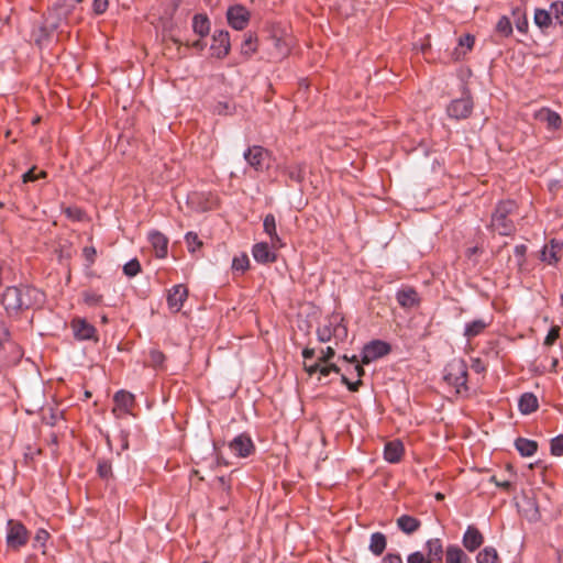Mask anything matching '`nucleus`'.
Wrapping results in <instances>:
<instances>
[{
  "label": "nucleus",
  "mask_w": 563,
  "mask_h": 563,
  "mask_svg": "<svg viewBox=\"0 0 563 563\" xmlns=\"http://www.w3.org/2000/svg\"><path fill=\"white\" fill-rule=\"evenodd\" d=\"M185 45L191 46V47L196 48L197 51H202L206 46V44L202 40H197V41L192 42L191 44L189 42H186Z\"/></svg>",
  "instance_id": "obj_58"
},
{
  "label": "nucleus",
  "mask_w": 563,
  "mask_h": 563,
  "mask_svg": "<svg viewBox=\"0 0 563 563\" xmlns=\"http://www.w3.org/2000/svg\"><path fill=\"white\" fill-rule=\"evenodd\" d=\"M534 119L545 123L548 129L558 130L561 128L562 119L559 113L549 108H542L534 113Z\"/></svg>",
  "instance_id": "obj_13"
},
{
  "label": "nucleus",
  "mask_w": 563,
  "mask_h": 563,
  "mask_svg": "<svg viewBox=\"0 0 563 563\" xmlns=\"http://www.w3.org/2000/svg\"><path fill=\"white\" fill-rule=\"evenodd\" d=\"M249 257L245 254L236 256L233 258L232 268L236 272L244 273L249 268Z\"/></svg>",
  "instance_id": "obj_37"
},
{
  "label": "nucleus",
  "mask_w": 563,
  "mask_h": 563,
  "mask_svg": "<svg viewBox=\"0 0 563 563\" xmlns=\"http://www.w3.org/2000/svg\"><path fill=\"white\" fill-rule=\"evenodd\" d=\"M383 563H402V559L399 554L388 553L384 556Z\"/></svg>",
  "instance_id": "obj_53"
},
{
  "label": "nucleus",
  "mask_w": 563,
  "mask_h": 563,
  "mask_svg": "<svg viewBox=\"0 0 563 563\" xmlns=\"http://www.w3.org/2000/svg\"><path fill=\"white\" fill-rule=\"evenodd\" d=\"M113 399L117 408L123 412H128L134 404V396L125 390L118 391Z\"/></svg>",
  "instance_id": "obj_26"
},
{
  "label": "nucleus",
  "mask_w": 563,
  "mask_h": 563,
  "mask_svg": "<svg viewBox=\"0 0 563 563\" xmlns=\"http://www.w3.org/2000/svg\"><path fill=\"white\" fill-rule=\"evenodd\" d=\"M257 51V37L249 33L241 45V53L246 57H251Z\"/></svg>",
  "instance_id": "obj_31"
},
{
  "label": "nucleus",
  "mask_w": 563,
  "mask_h": 563,
  "mask_svg": "<svg viewBox=\"0 0 563 563\" xmlns=\"http://www.w3.org/2000/svg\"><path fill=\"white\" fill-rule=\"evenodd\" d=\"M552 12L551 14H555V19L559 21L560 24H563V19L561 18V14L563 15V3H554L552 4Z\"/></svg>",
  "instance_id": "obj_52"
},
{
  "label": "nucleus",
  "mask_w": 563,
  "mask_h": 563,
  "mask_svg": "<svg viewBox=\"0 0 563 563\" xmlns=\"http://www.w3.org/2000/svg\"><path fill=\"white\" fill-rule=\"evenodd\" d=\"M427 553L424 554L431 563H441L443 558V544L438 538L430 539L426 542Z\"/></svg>",
  "instance_id": "obj_15"
},
{
  "label": "nucleus",
  "mask_w": 563,
  "mask_h": 563,
  "mask_svg": "<svg viewBox=\"0 0 563 563\" xmlns=\"http://www.w3.org/2000/svg\"><path fill=\"white\" fill-rule=\"evenodd\" d=\"M148 240L156 253V256L164 258L167 255L168 239L158 231H152L148 234Z\"/></svg>",
  "instance_id": "obj_16"
},
{
  "label": "nucleus",
  "mask_w": 563,
  "mask_h": 563,
  "mask_svg": "<svg viewBox=\"0 0 563 563\" xmlns=\"http://www.w3.org/2000/svg\"><path fill=\"white\" fill-rule=\"evenodd\" d=\"M66 213L69 218H71L74 220H80L81 216H82V212L79 209H71V208H67Z\"/></svg>",
  "instance_id": "obj_56"
},
{
  "label": "nucleus",
  "mask_w": 563,
  "mask_h": 563,
  "mask_svg": "<svg viewBox=\"0 0 563 563\" xmlns=\"http://www.w3.org/2000/svg\"><path fill=\"white\" fill-rule=\"evenodd\" d=\"M341 380L344 385H346V387L349 388V390L351 391H357L358 390V387L362 385V380L361 379H357L356 382L352 383L347 379L346 376L342 375L341 377Z\"/></svg>",
  "instance_id": "obj_50"
},
{
  "label": "nucleus",
  "mask_w": 563,
  "mask_h": 563,
  "mask_svg": "<svg viewBox=\"0 0 563 563\" xmlns=\"http://www.w3.org/2000/svg\"><path fill=\"white\" fill-rule=\"evenodd\" d=\"M140 269L141 265L137 260H132L128 262L123 267L124 274L130 277L135 276L140 272Z\"/></svg>",
  "instance_id": "obj_41"
},
{
  "label": "nucleus",
  "mask_w": 563,
  "mask_h": 563,
  "mask_svg": "<svg viewBox=\"0 0 563 563\" xmlns=\"http://www.w3.org/2000/svg\"><path fill=\"white\" fill-rule=\"evenodd\" d=\"M73 329L75 336L80 340L91 339L95 334V328L85 320H75L73 322Z\"/></svg>",
  "instance_id": "obj_22"
},
{
  "label": "nucleus",
  "mask_w": 563,
  "mask_h": 563,
  "mask_svg": "<svg viewBox=\"0 0 563 563\" xmlns=\"http://www.w3.org/2000/svg\"><path fill=\"white\" fill-rule=\"evenodd\" d=\"M187 297H188V289L186 286H184V285L174 286L168 292V297H167L168 307L174 312H178L181 309L184 301L187 299Z\"/></svg>",
  "instance_id": "obj_12"
},
{
  "label": "nucleus",
  "mask_w": 563,
  "mask_h": 563,
  "mask_svg": "<svg viewBox=\"0 0 563 563\" xmlns=\"http://www.w3.org/2000/svg\"><path fill=\"white\" fill-rule=\"evenodd\" d=\"M230 36L227 31H218L212 36L211 51L218 58L225 57L230 52Z\"/></svg>",
  "instance_id": "obj_10"
},
{
  "label": "nucleus",
  "mask_w": 563,
  "mask_h": 563,
  "mask_svg": "<svg viewBox=\"0 0 563 563\" xmlns=\"http://www.w3.org/2000/svg\"><path fill=\"white\" fill-rule=\"evenodd\" d=\"M489 324L490 320L484 318L473 320L465 325L464 335L471 340L483 333Z\"/></svg>",
  "instance_id": "obj_20"
},
{
  "label": "nucleus",
  "mask_w": 563,
  "mask_h": 563,
  "mask_svg": "<svg viewBox=\"0 0 563 563\" xmlns=\"http://www.w3.org/2000/svg\"><path fill=\"white\" fill-rule=\"evenodd\" d=\"M516 449L522 456H531L537 452L538 444L536 441L519 438L516 440Z\"/></svg>",
  "instance_id": "obj_29"
},
{
  "label": "nucleus",
  "mask_w": 563,
  "mask_h": 563,
  "mask_svg": "<svg viewBox=\"0 0 563 563\" xmlns=\"http://www.w3.org/2000/svg\"><path fill=\"white\" fill-rule=\"evenodd\" d=\"M274 51L271 53L274 59H282L286 57L289 53V44L282 38L273 37L272 38Z\"/></svg>",
  "instance_id": "obj_30"
},
{
  "label": "nucleus",
  "mask_w": 563,
  "mask_h": 563,
  "mask_svg": "<svg viewBox=\"0 0 563 563\" xmlns=\"http://www.w3.org/2000/svg\"><path fill=\"white\" fill-rule=\"evenodd\" d=\"M474 45V37L470 34H466L465 36L461 37L459 41V46L463 48L461 52L459 48L455 49L454 56L456 59H460L462 56L466 54V52L471 51Z\"/></svg>",
  "instance_id": "obj_33"
},
{
  "label": "nucleus",
  "mask_w": 563,
  "mask_h": 563,
  "mask_svg": "<svg viewBox=\"0 0 563 563\" xmlns=\"http://www.w3.org/2000/svg\"><path fill=\"white\" fill-rule=\"evenodd\" d=\"M227 19L233 29L241 31L249 24L250 12L245 7L235 4L228 9Z\"/></svg>",
  "instance_id": "obj_8"
},
{
  "label": "nucleus",
  "mask_w": 563,
  "mask_h": 563,
  "mask_svg": "<svg viewBox=\"0 0 563 563\" xmlns=\"http://www.w3.org/2000/svg\"><path fill=\"white\" fill-rule=\"evenodd\" d=\"M40 33H41V34H38V36L35 38V42H36L38 45L42 43V38H43V37H46V35H47V34H46V31H45V29H44V27H41V29H40Z\"/></svg>",
  "instance_id": "obj_61"
},
{
  "label": "nucleus",
  "mask_w": 563,
  "mask_h": 563,
  "mask_svg": "<svg viewBox=\"0 0 563 563\" xmlns=\"http://www.w3.org/2000/svg\"><path fill=\"white\" fill-rule=\"evenodd\" d=\"M387 545V540L385 534L382 532H375L371 536V542H369V551L375 555H380Z\"/></svg>",
  "instance_id": "obj_27"
},
{
  "label": "nucleus",
  "mask_w": 563,
  "mask_h": 563,
  "mask_svg": "<svg viewBox=\"0 0 563 563\" xmlns=\"http://www.w3.org/2000/svg\"><path fill=\"white\" fill-rule=\"evenodd\" d=\"M334 354V347L329 345L325 350L322 351V355L319 357V361L322 363H328V361L332 358Z\"/></svg>",
  "instance_id": "obj_51"
},
{
  "label": "nucleus",
  "mask_w": 563,
  "mask_h": 563,
  "mask_svg": "<svg viewBox=\"0 0 563 563\" xmlns=\"http://www.w3.org/2000/svg\"><path fill=\"white\" fill-rule=\"evenodd\" d=\"M389 351L390 346L388 343L380 340H374L364 346L362 352V363L368 364L378 357L387 355Z\"/></svg>",
  "instance_id": "obj_7"
},
{
  "label": "nucleus",
  "mask_w": 563,
  "mask_h": 563,
  "mask_svg": "<svg viewBox=\"0 0 563 563\" xmlns=\"http://www.w3.org/2000/svg\"><path fill=\"white\" fill-rule=\"evenodd\" d=\"M48 537H49V534L46 530L40 529V530H37L35 537H34V542H35V544L38 543L40 547H44Z\"/></svg>",
  "instance_id": "obj_48"
},
{
  "label": "nucleus",
  "mask_w": 563,
  "mask_h": 563,
  "mask_svg": "<svg viewBox=\"0 0 563 563\" xmlns=\"http://www.w3.org/2000/svg\"><path fill=\"white\" fill-rule=\"evenodd\" d=\"M551 453L555 456L563 455V435H558L551 441Z\"/></svg>",
  "instance_id": "obj_40"
},
{
  "label": "nucleus",
  "mask_w": 563,
  "mask_h": 563,
  "mask_svg": "<svg viewBox=\"0 0 563 563\" xmlns=\"http://www.w3.org/2000/svg\"><path fill=\"white\" fill-rule=\"evenodd\" d=\"M398 528L406 534H411L420 527V521L411 516L402 515L397 519Z\"/></svg>",
  "instance_id": "obj_24"
},
{
  "label": "nucleus",
  "mask_w": 563,
  "mask_h": 563,
  "mask_svg": "<svg viewBox=\"0 0 563 563\" xmlns=\"http://www.w3.org/2000/svg\"><path fill=\"white\" fill-rule=\"evenodd\" d=\"M45 176H46L45 172L41 170V172L36 173V168L33 167L23 174L22 180H23V183H29V181H34V180L45 177Z\"/></svg>",
  "instance_id": "obj_42"
},
{
  "label": "nucleus",
  "mask_w": 563,
  "mask_h": 563,
  "mask_svg": "<svg viewBox=\"0 0 563 563\" xmlns=\"http://www.w3.org/2000/svg\"><path fill=\"white\" fill-rule=\"evenodd\" d=\"M302 356L305 360L311 358L314 356V350L310 347H306L302 351Z\"/></svg>",
  "instance_id": "obj_60"
},
{
  "label": "nucleus",
  "mask_w": 563,
  "mask_h": 563,
  "mask_svg": "<svg viewBox=\"0 0 563 563\" xmlns=\"http://www.w3.org/2000/svg\"><path fill=\"white\" fill-rule=\"evenodd\" d=\"M263 227H264L265 233L271 239L272 246L273 247H280V246H283L282 240L278 236L277 231H276V220H275V217L273 214H267L264 218Z\"/></svg>",
  "instance_id": "obj_19"
},
{
  "label": "nucleus",
  "mask_w": 563,
  "mask_h": 563,
  "mask_svg": "<svg viewBox=\"0 0 563 563\" xmlns=\"http://www.w3.org/2000/svg\"><path fill=\"white\" fill-rule=\"evenodd\" d=\"M446 563H465L470 559L463 550L456 545H450L445 551Z\"/></svg>",
  "instance_id": "obj_28"
},
{
  "label": "nucleus",
  "mask_w": 563,
  "mask_h": 563,
  "mask_svg": "<svg viewBox=\"0 0 563 563\" xmlns=\"http://www.w3.org/2000/svg\"><path fill=\"white\" fill-rule=\"evenodd\" d=\"M253 257L256 262L267 264L276 261V254L271 251L265 242L256 243L252 250Z\"/></svg>",
  "instance_id": "obj_17"
},
{
  "label": "nucleus",
  "mask_w": 563,
  "mask_h": 563,
  "mask_svg": "<svg viewBox=\"0 0 563 563\" xmlns=\"http://www.w3.org/2000/svg\"><path fill=\"white\" fill-rule=\"evenodd\" d=\"M484 542V537L481 531L474 527L468 526L464 536H463V545L470 552H474L478 549Z\"/></svg>",
  "instance_id": "obj_14"
},
{
  "label": "nucleus",
  "mask_w": 563,
  "mask_h": 563,
  "mask_svg": "<svg viewBox=\"0 0 563 563\" xmlns=\"http://www.w3.org/2000/svg\"><path fill=\"white\" fill-rule=\"evenodd\" d=\"M10 332L9 328L3 321H0V347L3 346V344L9 341Z\"/></svg>",
  "instance_id": "obj_49"
},
{
  "label": "nucleus",
  "mask_w": 563,
  "mask_h": 563,
  "mask_svg": "<svg viewBox=\"0 0 563 563\" xmlns=\"http://www.w3.org/2000/svg\"><path fill=\"white\" fill-rule=\"evenodd\" d=\"M150 357L151 365L154 367L161 366L165 361V355L158 350H151Z\"/></svg>",
  "instance_id": "obj_43"
},
{
  "label": "nucleus",
  "mask_w": 563,
  "mask_h": 563,
  "mask_svg": "<svg viewBox=\"0 0 563 563\" xmlns=\"http://www.w3.org/2000/svg\"><path fill=\"white\" fill-rule=\"evenodd\" d=\"M490 482L494 483L496 486L501 487L504 489H509L511 484L509 481H498L496 476L490 477Z\"/></svg>",
  "instance_id": "obj_57"
},
{
  "label": "nucleus",
  "mask_w": 563,
  "mask_h": 563,
  "mask_svg": "<svg viewBox=\"0 0 563 563\" xmlns=\"http://www.w3.org/2000/svg\"><path fill=\"white\" fill-rule=\"evenodd\" d=\"M542 254H543L544 260L548 261L550 264L558 261V258L555 257V254L553 252V246L551 247L550 251L548 250V247H545L543 250Z\"/></svg>",
  "instance_id": "obj_55"
},
{
  "label": "nucleus",
  "mask_w": 563,
  "mask_h": 563,
  "mask_svg": "<svg viewBox=\"0 0 563 563\" xmlns=\"http://www.w3.org/2000/svg\"><path fill=\"white\" fill-rule=\"evenodd\" d=\"M355 371L357 373V376L361 378L363 375H364V368L362 367V365H360L358 363H356L355 365Z\"/></svg>",
  "instance_id": "obj_62"
},
{
  "label": "nucleus",
  "mask_w": 563,
  "mask_h": 563,
  "mask_svg": "<svg viewBox=\"0 0 563 563\" xmlns=\"http://www.w3.org/2000/svg\"><path fill=\"white\" fill-rule=\"evenodd\" d=\"M518 406L521 413L529 415L538 409V398L531 393H526L520 397Z\"/></svg>",
  "instance_id": "obj_23"
},
{
  "label": "nucleus",
  "mask_w": 563,
  "mask_h": 563,
  "mask_svg": "<svg viewBox=\"0 0 563 563\" xmlns=\"http://www.w3.org/2000/svg\"><path fill=\"white\" fill-rule=\"evenodd\" d=\"M515 209L516 203L514 201L508 200L500 202L493 213L490 222L492 229L500 235H510L515 231V225L512 220L508 219V216L511 214Z\"/></svg>",
  "instance_id": "obj_3"
},
{
  "label": "nucleus",
  "mask_w": 563,
  "mask_h": 563,
  "mask_svg": "<svg viewBox=\"0 0 563 563\" xmlns=\"http://www.w3.org/2000/svg\"><path fill=\"white\" fill-rule=\"evenodd\" d=\"M192 30L200 37H205L210 32V22L207 15L196 14L192 19Z\"/></svg>",
  "instance_id": "obj_25"
},
{
  "label": "nucleus",
  "mask_w": 563,
  "mask_h": 563,
  "mask_svg": "<svg viewBox=\"0 0 563 563\" xmlns=\"http://www.w3.org/2000/svg\"><path fill=\"white\" fill-rule=\"evenodd\" d=\"M97 471L99 476L103 479H107L112 475V467L108 461H99Z\"/></svg>",
  "instance_id": "obj_39"
},
{
  "label": "nucleus",
  "mask_w": 563,
  "mask_h": 563,
  "mask_svg": "<svg viewBox=\"0 0 563 563\" xmlns=\"http://www.w3.org/2000/svg\"><path fill=\"white\" fill-rule=\"evenodd\" d=\"M473 368H474L477 373H479L481 371H483V369H484V367H483L482 363H481L478 360L474 363Z\"/></svg>",
  "instance_id": "obj_63"
},
{
  "label": "nucleus",
  "mask_w": 563,
  "mask_h": 563,
  "mask_svg": "<svg viewBox=\"0 0 563 563\" xmlns=\"http://www.w3.org/2000/svg\"><path fill=\"white\" fill-rule=\"evenodd\" d=\"M189 252L194 253L197 249L202 246L201 240L194 232H188L185 236Z\"/></svg>",
  "instance_id": "obj_38"
},
{
  "label": "nucleus",
  "mask_w": 563,
  "mask_h": 563,
  "mask_svg": "<svg viewBox=\"0 0 563 563\" xmlns=\"http://www.w3.org/2000/svg\"><path fill=\"white\" fill-rule=\"evenodd\" d=\"M27 540L29 532L26 528L21 522L9 520L7 533L8 547L13 550H18L21 547L25 545Z\"/></svg>",
  "instance_id": "obj_5"
},
{
  "label": "nucleus",
  "mask_w": 563,
  "mask_h": 563,
  "mask_svg": "<svg viewBox=\"0 0 563 563\" xmlns=\"http://www.w3.org/2000/svg\"><path fill=\"white\" fill-rule=\"evenodd\" d=\"M526 250H527V249H526V246H525V245H517V246L515 247V253H516V255H517V256H518V258H519V261H518L519 263L522 261V258H523V256H525V253H526Z\"/></svg>",
  "instance_id": "obj_59"
},
{
  "label": "nucleus",
  "mask_w": 563,
  "mask_h": 563,
  "mask_svg": "<svg viewBox=\"0 0 563 563\" xmlns=\"http://www.w3.org/2000/svg\"><path fill=\"white\" fill-rule=\"evenodd\" d=\"M473 109V102L470 97L453 100L448 107V113L454 119L467 118Z\"/></svg>",
  "instance_id": "obj_9"
},
{
  "label": "nucleus",
  "mask_w": 563,
  "mask_h": 563,
  "mask_svg": "<svg viewBox=\"0 0 563 563\" xmlns=\"http://www.w3.org/2000/svg\"><path fill=\"white\" fill-rule=\"evenodd\" d=\"M498 553L492 547L484 548L476 556L477 563H498Z\"/></svg>",
  "instance_id": "obj_32"
},
{
  "label": "nucleus",
  "mask_w": 563,
  "mask_h": 563,
  "mask_svg": "<svg viewBox=\"0 0 563 563\" xmlns=\"http://www.w3.org/2000/svg\"><path fill=\"white\" fill-rule=\"evenodd\" d=\"M229 448L238 457H246L253 452L254 444L250 437L240 434L229 443Z\"/></svg>",
  "instance_id": "obj_11"
},
{
  "label": "nucleus",
  "mask_w": 563,
  "mask_h": 563,
  "mask_svg": "<svg viewBox=\"0 0 563 563\" xmlns=\"http://www.w3.org/2000/svg\"><path fill=\"white\" fill-rule=\"evenodd\" d=\"M44 295L41 290L30 287H8L2 295V305L9 316L20 313L43 301Z\"/></svg>",
  "instance_id": "obj_1"
},
{
  "label": "nucleus",
  "mask_w": 563,
  "mask_h": 563,
  "mask_svg": "<svg viewBox=\"0 0 563 563\" xmlns=\"http://www.w3.org/2000/svg\"><path fill=\"white\" fill-rule=\"evenodd\" d=\"M404 455V445L399 440H393L385 444L384 457L389 463H398Z\"/></svg>",
  "instance_id": "obj_18"
},
{
  "label": "nucleus",
  "mask_w": 563,
  "mask_h": 563,
  "mask_svg": "<svg viewBox=\"0 0 563 563\" xmlns=\"http://www.w3.org/2000/svg\"><path fill=\"white\" fill-rule=\"evenodd\" d=\"M496 30L503 36H509L512 33V25L507 16H501L497 22Z\"/></svg>",
  "instance_id": "obj_36"
},
{
  "label": "nucleus",
  "mask_w": 563,
  "mask_h": 563,
  "mask_svg": "<svg viewBox=\"0 0 563 563\" xmlns=\"http://www.w3.org/2000/svg\"><path fill=\"white\" fill-rule=\"evenodd\" d=\"M101 300V296L97 294H86L85 301L89 305H98Z\"/></svg>",
  "instance_id": "obj_54"
},
{
  "label": "nucleus",
  "mask_w": 563,
  "mask_h": 563,
  "mask_svg": "<svg viewBox=\"0 0 563 563\" xmlns=\"http://www.w3.org/2000/svg\"><path fill=\"white\" fill-rule=\"evenodd\" d=\"M247 164L256 172H263L268 167L269 152L262 146L254 145L244 153Z\"/></svg>",
  "instance_id": "obj_6"
},
{
  "label": "nucleus",
  "mask_w": 563,
  "mask_h": 563,
  "mask_svg": "<svg viewBox=\"0 0 563 563\" xmlns=\"http://www.w3.org/2000/svg\"><path fill=\"white\" fill-rule=\"evenodd\" d=\"M444 379L452 385L456 393L466 389L467 366L462 358L452 360L445 367Z\"/></svg>",
  "instance_id": "obj_4"
},
{
  "label": "nucleus",
  "mask_w": 563,
  "mask_h": 563,
  "mask_svg": "<svg viewBox=\"0 0 563 563\" xmlns=\"http://www.w3.org/2000/svg\"><path fill=\"white\" fill-rule=\"evenodd\" d=\"M407 563H431L428 558L420 551L408 555Z\"/></svg>",
  "instance_id": "obj_44"
},
{
  "label": "nucleus",
  "mask_w": 563,
  "mask_h": 563,
  "mask_svg": "<svg viewBox=\"0 0 563 563\" xmlns=\"http://www.w3.org/2000/svg\"><path fill=\"white\" fill-rule=\"evenodd\" d=\"M305 371L311 376L316 373H319L320 376H328L330 374V371L328 368V365L325 363H322L318 361L314 364L308 365L306 362L303 363Z\"/></svg>",
  "instance_id": "obj_34"
},
{
  "label": "nucleus",
  "mask_w": 563,
  "mask_h": 563,
  "mask_svg": "<svg viewBox=\"0 0 563 563\" xmlns=\"http://www.w3.org/2000/svg\"><path fill=\"white\" fill-rule=\"evenodd\" d=\"M317 334L320 342L333 341L338 345L346 340L347 328L343 323V318L339 313H333L318 328Z\"/></svg>",
  "instance_id": "obj_2"
},
{
  "label": "nucleus",
  "mask_w": 563,
  "mask_h": 563,
  "mask_svg": "<svg viewBox=\"0 0 563 563\" xmlns=\"http://www.w3.org/2000/svg\"><path fill=\"white\" fill-rule=\"evenodd\" d=\"M82 255L89 265H92L96 261L97 251L93 246H85Z\"/></svg>",
  "instance_id": "obj_46"
},
{
  "label": "nucleus",
  "mask_w": 563,
  "mask_h": 563,
  "mask_svg": "<svg viewBox=\"0 0 563 563\" xmlns=\"http://www.w3.org/2000/svg\"><path fill=\"white\" fill-rule=\"evenodd\" d=\"M397 301L404 308H412L419 302L418 294L412 288L401 289L397 292Z\"/></svg>",
  "instance_id": "obj_21"
},
{
  "label": "nucleus",
  "mask_w": 563,
  "mask_h": 563,
  "mask_svg": "<svg viewBox=\"0 0 563 563\" xmlns=\"http://www.w3.org/2000/svg\"><path fill=\"white\" fill-rule=\"evenodd\" d=\"M559 332L560 329L558 327H553L545 336L544 344L549 346L552 345L559 338Z\"/></svg>",
  "instance_id": "obj_47"
},
{
  "label": "nucleus",
  "mask_w": 563,
  "mask_h": 563,
  "mask_svg": "<svg viewBox=\"0 0 563 563\" xmlns=\"http://www.w3.org/2000/svg\"><path fill=\"white\" fill-rule=\"evenodd\" d=\"M109 7L108 0H93L92 10L96 14H102L107 11Z\"/></svg>",
  "instance_id": "obj_45"
},
{
  "label": "nucleus",
  "mask_w": 563,
  "mask_h": 563,
  "mask_svg": "<svg viewBox=\"0 0 563 563\" xmlns=\"http://www.w3.org/2000/svg\"><path fill=\"white\" fill-rule=\"evenodd\" d=\"M534 22L541 29L548 27L551 24V13L541 9L536 10Z\"/></svg>",
  "instance_id": "obj_35"
},
{
  "label": "nucleus",
  "mask_w": 563,
  "mask_h": 563,
  "mask_svg": "<svg viewBox=\"0 0 563 563\" xmlns=\"http://www.w3.org/2000/svg\"><path fill=\"white\" fill-rule=\"evenodd\" d=\"M527 26H528L527 21H523L522 23H518L517 24L518 30L521 31V32H525Z\"/></svg>",
  "instance_id": "obj_64"
}]
</instances>
